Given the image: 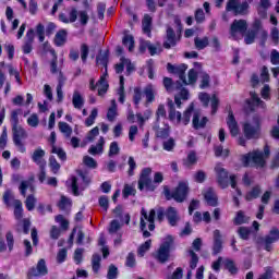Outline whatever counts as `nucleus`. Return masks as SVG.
Segmentation results:
<instances>
[{"label": "nucleus", "mask_w": 279, "mask_h": 279, "mask_svg": "<svg viewBox=\"0 0 279 279\" xmlns=\"http://www.w3.org/2000/svg\"><path fill=\"white\" fill-rule=\"evenodd\" d=\"M271 156V147L265 144L263 151L256 149L242 155L241 161L243 167H256V169H265L267 167V158Z\"/></svg>", "instance_id": "f257e3e1"}, {"label": "nucleus", "mask_w": 279, "mask_h": 279, "mask_svg": "<svg viewBox=\"0 0 279 279\" xmlns=\"http://www.w3.org/2000/svg\"><path fill=\"white\" fill-rule=\"evenodd\" d=\"M151 168L146 167L143 168L140 178L137 181V189L138 191H149L150 193H154L156 189H158V185L156 184H162L165 182V175L162 172H155L154 179L151 180Z\"/></svg>", "instance_id": "f03ea898"}, {"label": "nucleus", "mask_w": 279, "mask_h": 279, "mask_svg": "<svg viewBox=\"0 0 279 279\" xmlns=\"http://www.w3.org/2000/svg\"><path fill=\"white\" fill-rule=\"evenodd\" d=\"M191 193V187L189 186V181H180L173 192L169 189V186H163V195L168 202L174 199L177 204H183L189 198V194Z\"/></svg>", "instance_id": "7ed1b4c3"}, {"label": "nucleus", "mask_w": 279, "mask_h": 279, "mask_svg": "<svg viewBox=\"0 0 279 279\" xmlns=\"http://www.w3.org/2000/svg\"><path fill=\"white\" fill-rule=\"evenodd\" d=\"M253 123L244 122L242 124V132L247 141H258L263 134V120L260 116H253Z\"/></svg>", "instance_id": "20e7f679"}, {"label": "nucleus", "mask_w": 279, "mask_h": 279, "mask_svg": "<svg viewBox=\"0 0 279 279\" xmlns=\"http://www.w3.org/2000/svg\"><path fill=\"white\" fill-rule=\"evenodd\" d=\"M173 250H175V239L173 235L169 234L157 250V253L155 254L156 260L161 265H165V263L171 258V252H173Z\"/></svg>", "instance_id": "39448f33"}, {"label": "nucleus", "mask_w": 279, "mask_h": 279, "mask_svg": "<svg viewBox=\"0 0 279 279\" xmlns=\"http://www.w3.org/2000/svg\"><path fill=\"white\" fill-rule=\"evenodd\" d=\"M175 24L178 25L179 34L175 35L173 27L168 26L166 29L165 41L162 44L163 49H171V47H175L180 38H182V22L180 20H175Z\"/></svg>", "instance_id": "423d86ee"}, {"label": "nucleus", "mask_w": 279, "mask_h": 279, "mask_svg": "<svg viewBox=\"0 0 279 279\" xmlns=\"http://www.w3.org/2000/svg\"><path fill=\"white\" fill-rule=\"evenodd\" d=\"M241 0H228L226 5L227 12H233L234 16H245L250 12V3L247 0H244L242 3H239Z\"/></svg>", "instance_id": "0eeeda50"}, {"label": "nucleus", "mask_w": 279, "mask_h": 279, "mask_svg": "<svg viewBox=\"0 0 279 279\" xmlns=\"http://www.w3.org/2000/svg\"><path fill=\"white\" fill-rule=\"evenodd\" d=\"M12 133L15 147H17L21 154H25V151H27V148L25 147L23 141L27 138V131H25L20 124H17L16 126H12Z\"/></svg>", "instance_id": "6e6552de"}, {"label": "nucleus", "mask_w": 279, "mask_h": 279, "mask_svg": "<svg viewBox=\"0 0 279 279\" xmlns=\"http://www.w3.org/2000/svg\"><path fill=\"white\" fill-rule=\"evenodd\" d=\"M49 274V269L47 268V262L41 258L37 262L36 267H31L26 272L27 279L34 278H43V276H47Z\"/></svg>", "instance_id": "1a4fd4ad"}, {"label": "nucleus", "mask_w": 279, "mask_h": 279, "mask_svg": "<svg viewBox=\"0 0 279 279\" xmlns=\"http://www.w3.org/2000/svg\"><path fill=\"white\" fill-rule=\"evenodd\" d=\"M236 34H242L245 36L247 34V21L245 20H234L230 26V36L236 38Z\"/></svg>", "instance_id": "9d476101"}, {"label": "nucleus", "mask_w": 279, "mask_h": 279, "mask_svg": "<svg viewBox=\"0 0 279 279\" xmlns=\"http://www.w3.org/2000/svg\"><path fill=\"white\" fill-rule=\"evenodd\" d=\"M223 252V236L221 235V231L219 229L214 230V241L211 246L213 256H218Z\"/></svg>", "instance_id": "9b49d317"}, {"label": "nucleus", "mask_w": 279, "mask_h": 279, "mask_svg": "<svg viewBox=\"0 0 279 279\" xmlns=\"http://www.w3.org/2000/svg\"><path fill=\"white\" fill-rule=\"evenodd\" d=\"M279 241V229L278 227H272L267 235L264 238V245L266 252H271V245L278 243Z\"/></svg>", "instance_id": "f8f14e48"}, {"label": "nucleus", "mask_w": 279, "mask_h": 279, "mask_svg": "<svg viewBox=\"0 0 279 279\" xmlns=\"http://www.w3.org/2000/svg\"><path fill=\"white\" fill-rule=\"evenodd\" d=\"M141 219H143V221H148V230L150 232L156 230V209H150L148 215L147 210H145V207H143L141 209Z\"/></svg>", "instance_id": "ddd939ff"}, {"label": "nucleus", "mask_w": 279, "mask_h": 279, "mask_svg": "<svg viewBox=\"0 0 279 279\" xmlns=\"http://www.w3.org/2000/svg\"><path fill=\"white\" fill-rule=\"evenodd\" d=\"M217 182L220 189H228L230 186L229 172L226 168H215Z\"/></svg>", "instance_id": "4468645a"}, {"label": "nucleus", "mask_w": 279, "mask_h": 279, "mask_svg": "<svg viewBox=\"0 0 279 279\" xmlns=\"http://www.w3.org/2000/svg\"><path fill=\"white\" fill-rule=\"evenodd\" d=\"M227 125L231 136H239V122H236V118H234V111H232V109H229L228 111Z\"/></svg>", "instance_id": "2eb2a0df"}, {"label": "nucleus", "mask_w": 279, "mask_h": 279, "mask_svg": "<svg viewBox=\"0 0 279 279\" xmlns=\"http://www.w3.org/2000/svg\"><path fill=\"white\" fill-rule=\"evenodd\" d=\"M66 83V77H64V74L62 71L59 72L58 77V84H57V101L58 104H62L64 101V92L62 88H64V84Z\"/></svg>", "instance_id": "dca6fc26"}, {"label": "nucleus", "mask_w": 279, "mask_h": 279, "mask_svg": "<svg viewBox=\"0 0 279 279\" xmlns=\"http://www.w3.org/2000/svg\"><path fill=\"white\" fill-rule=\"evenodd\" d=\"M166 217L168 219L169 226L175 228L178 226V221H180V216H178V209L175 207H168L166 210Z\"/></svg>", "instance_id": "f3484780"}, {"label": "nucleus", "mask_w": 279, "mask_h": 279, "mask_svg": "<svg viewBox=\"0 0 279 279\" xmlns=\"http://www.w3.org/2000/svg\"><path fill=\"white\" fill-rule=\"evenodd\" d=\"M32 160L39 167H47V161L45 160V150L43 148H37L34 150Z\"/></svg>", "instance_id": "a211bd4d"}, {"label": "nucleus", "mask_w": 279, "mask_h": 279, "mask_svg": "<svg viewBox=\"0 0 279 279\" xmlns=\"http://www.w3.org/2000/svg\"><path fill=\"white\" fill-rule=\"evenodd\" d=\"M204 199L208 206L214 208L219 205V198H217V195H215V190H213V187H208L204 194Z\"/></svg>", "instance_id": "6ab92c4d"}, {"label": "nucleus", "mask_w": 279, "mask_h": 279, "mask_svg": "<svg viewBox=\"0 0 279 279\" xmlns=\"http://www.w3.org/2000/svg\"><path fill=\"white\" fill-rule=\"evenodd\" d=\"M198 158H197V153L195 150H191L186 158L183 159V167H185V169H193V167H195V165H197Z\"/></svg>", "instance_id": "aec40b11"}, {"label": "nucleus", "mask_w": 279, "mask_h": 279, "mask_svg": "<svg viewBox=\"0 0 279 279\" xmlns=\"http://www.w3.org/2000/svg\"><path fill=\"white\" fill-rule=\"evenodd\" d=\"M69 36V33L66 29L62 28L57 32L54 35L53 44L56 47H64L66 45V38Z\"/></svg>", "instance_id": "412c9836"}, {"label": "nucleus", "mask_w": 279, "mask_h": 279, "mask_svg": "<svg viewBox=\"0 0 279 279\" xmlns=\"http://www.w3.org/2000/svg\"><path fill=\"white\" fill-rule=\"evenodd\" d=\"M199 112H194L193 114V119H192V124L194 130H199L201 128H206V123H208V118L207 117H203L199 121Z\"/></svg>", "instance_id": "4be33fe9"}, {"label": "nucleus", "mask_w": 279, "mask_h": 279, "mask_svg": "<svg viewBox=\"0 0 279 279\" xmlns=\"http://www.w3.org/2000/svg\"><path fill=\"white\" fill-rule=\"evenodd\" d=\"M151 23L153 19L149 14H145L142 21V29L144 34L148 36V38H151Z\"/></svg>", "instance_id": "5701e85b"}, {"label": "nucleus", "mask_w": 279, "mask_h": 279, "mask_svg": "<svg viewBox=\"0 0 279 279\" xmlns=\"http://www.w3.org/2000/svg\"><path fill=\"white\" fill-rule=\"evenodd\" d=\"M104 145H106V140L101 136L97 143V145H92L88 149V154L92 156H97V154H104Z\"/></svg>", "instance_id": "b1692460"}, {"label": "nucleus", "mask_w": 279, "mask_h": 279, "mask_svg": "<svg viewBox=\"0 0 279 279\" xmlns=\"http://www.w3.org/2000/svg\"><path fill=\"white\" fill-rule=\"evenodd\" d=\"M143 93L146 98V104H154V101H156V90H154V85L148 84Z\"/></svg>", "instance_id": "393cba45"}, {"label": "nucleus", "mask_w": 279, "mask_h": 279, "mask_svg": "<svg viewBox=\"0 0 279 279\" xmlns=\"http://www.w3.org/2000/svg\"><path fill=\"white\" fill-rule=\"evenodd\" d=\"M223 267L229 271L231 276H236L239 274V267L236 266V263H234L233 259L226 258L223 260Z\"/></svg>", "instance_id": "a878e982"}, {"label": "nucleus", "mask_w": 279, "mask_h": 279, "mask_svg": "<svg viewBox=\"0 0 279 279\" xmlns=\"http://www.w3.org/2000/svg\"><path fill=\"white\" fill-rule=\"evenodd\" d=\"M72 104L76 110H82L84 108V97L80 92L75 90L72 96Z\"/></svg>", "instance_id": "bb28decb"}, {"label": "nucleus", "mask_w": 279, "mask_h": 279, "mask_svg": "<svg viewBox=\"0 0 279 279\" xmlns=\"http://www.w3.org/2000/svg\"><path fill=\"white\" fill-rule=\"evenodd\" d=\"M260 193H263L260 185H255L250 192L246 193L245 201L252 202V199H258V197H260Z\"/></svg>", "instance_id": "cd10ccee"}, {"label": "nucleus", "mask_w": 279, "mask_h": 279, "mask_svg": "<svg viewBox=\"0 0 279 279\" xmlns=\"http://www.w3.org/2000/svg\"><path fill=\"white\" fill-rule=\"evenodd\" d=\"M194 45L198 51H202L203 49H206V47H208L210 45V41L208 40V37H206V36L203 38L195 37Z\"/></svg>", "instance_id": "c85d7f7f"}, {"label": "nucleus", "mask_w": 279, "mask_h": 279, "mask_svg": "<svg viewBox=\"0 0 279 279\" xmlns=\"http://www.w3.org/2000/svg\"><path fill=\"white\" fill-rule=\"evenodd\" d=\"M92 269L94 274H99V270L101 269V255L94 254L92 256Z\"/></svg>", "instance_id": "c756f323"}, {"label": "nucleus", "mask_w": 279, "mask_h": 279, "mask_svg": "<svg viewBox=\"0 0 279 279\" xmlns=\"http://www.w3.org/2000/svg\"><path fill=\"white\" fill-rule=\"evenodd\" d=\"M194 110H195V105L191 104L187 107V109L183 112V119H182L183 125H189V123H191V116L193 114Z\"/></svg>", "instance_id": "7c9ffc66"}, {"label": "nucleus", "mask_w": 279, "mask_h": 279, "mask_svg": "<svg viewBox=\"0 0 279 279\" xmlns=\"http://www.w3.org/2000/svg\"><path fill=\"white\" fill-rule=\"evenodd\" d=\"M214 153L216 158H221V156L223 158H228V156H230V149H223L222 145H218L214 147Z\"/></svg>", "instance_id": "2f4dec72"}, {"label": "nucleus", "mask_w": 279, "mask_h": 279, "mask_svg": "<svg viewBox=\"0 0 279 279\" xmlns=\"http://www.w3.org/2000/svg\"><path fill=\"white\" fill-rule=\"evenodd\" d=\"M238 234L242 241H250V234H252V229L247 227L238 228Z\"/></svg>", "instance_id": "473e14b6"}, {"label": "nucleus", "mask_w": 279, "mask_h": 279, "mask_svg": "<svg viewBox=\"0 0 279 279\" xmlns=\"http://www.w3.org/2000/svg\"><path fill=\"white\" fill-rule=\"evenodd\" d=\"M257 34H258V32L256 29H251V31L246 32L245 37H244L245 45H254Z\"/></svg>", "instance_id": "72a5a7b5"}, {"label": "nucleus", "mask_w": 279, "mask_h": 279, "mask_svg": "<svg viewBox=\"0 0 279 279\" xmlns=\"http://www.w3.org/2000/svg\"><path fill=\"white\" fill-rule=\"evenodd\" d=\"M52 60L50 61V73L56 75L58 73V53L56 50H51Z\"/></svg>", "instance_id": "f704fd0d"}, {"label": "nucleus", "mask_w": 279, "mask_h": 279, "mask_svg": "<svg viewBox=\"0 0 279 279\" xmlns=\"http://www.w3.org/2000/svg\"><path fill=\"white\" fill-rule=\"evenodd\" d=\"M98 84L101 86L98 88V95L99 97H101L108 93V88L110 85H108V83L106 82V77L104 76H100Z\"/></svg>", "instance_id": "c9c22d12"}, {"label": "nucleus", "mask_w": 279, "mask_h": 279, "mask_svg": "<svg viewBox=\"0 0 279 279\" xmlns=\"http://www.w3.org/2000/svg\"><path fill=\"white\" fill-rule=\"evenodd\" d=\"M118 114L119 113L117 112V102L114 100H112V105L107 111L108 121H110V122L114 121V119H117Z\"/></svg>", "instance_id": "e433bc0d"}, {"label": "nucleus", "mask_w": 279, "mask_h": 279, "mask_svg": "<svg viewBox=\"0 0 279 279\" xmlns=\"http://www.w3.org/2000/svg\"><path fill=\"white\" fill-rule=\"evenodd\" d=\"M76 173H77L78 178L82 179V181H83L85 186H88V184H90V182H93L88 171H86V170H77Z\"/></svg>", "instance_id": "4c0bfd02"}, {"label": "nucleus", "mask_w": 279, "mask_h": 279, "mask_svg": "<svg viewBox=\"0 0 279 279\" xmlns=\"http://www.w3.org/2000/svg\"><path fill=\"white\" fill-rule=\"evenodd\" d=\"M49 167H50V171H52L54 175L58 174V172L60 171L61 166L54 156L49 157Z\"/></svg>", "instance_id": "58836bf2"}, {"label": "nucleus", "mask_w": 279, "mask_h": 279, "mask_svg": "<svg viewBox=\"0 0 279 279\" xmlns=\"http://www.w3.org/2000/svg\"><path fill=\"white\" fill-rule=\"evenodd\" d=\"M136 195V189L131 186L130 184H124V187L122 190V197L124 199H128V197Z\"/></svg>", "instance_id": "ea45409f"}, {"label": "nucleus", "mask_w": 279, "mask_h": 279, "mask_svg": "<svg viewBox=\"0 0 279 279\" xmlns=\"http://www.w3.org/2000/svg\"><path fill=\"white\" fill-rule=\"evenodd\" d=\"M59 130L62 134H65L68 138L73 134V129L66 122H59Z\"/></svg>", "instance_id": "a19ab883"}, {"label": "nucleus", "mask_w": 279, "mask_h": 279, "mask_svg": "<svg viewBox=\"0 0 279 279\" xmlns=\"http://www.w3.org/2000/svg\"><path fill=\"white\" fill-rule=\"evenodd\" d=\"M97 114H99V111L97 108H94L89 114V117L86 118L85 120V126L90 128L92 125L95 124V119H97Z\"/></svg>", "instance_id": "79ce46f5"}, {"label": "nucleus", "mask_w": 279, "mask_h": 279, "mask_svg": "<svg viewBox=\"0 0 279 279\" xmlns=\"http://www.w3.org/2000/svg\"><path fill=\"white\" fill-rule=\"evenodd\" d=\"M19 114H23V109H15L11 111V125L12 128L17 126L20 121H19Z\"/></svg>", "instance_id": "37998d69"}, {"label": "nucleus", "mask_w": 279, "mask_h": 279, "mask_svg": "<svg viewBox=\"0 0 279 279\" xmlns=\"http://www.w3.org/2000/svg\"><path fill=\"white\" fill-rule=\"evenodd\" d=\"M23 245H24V256L25 258H29V256L34 254V246H32V242L27 239L23 241Z\"/></svg>", "instance_id": "c03bdc74"}, {"label": "nucleus", "mask_w": 279, "mask_h": 279, "mask_svg": "<svg viewBox=\"0 0 279 279\" xmlns=\"http://www.w3.org/2000/svg\"><path fill=\"white\" fill-rule=\"evenodd\" d=\"M51 154H57L59 160L62 162H66V151L62 148L56 147V145H52Z\"/></svg>", "instance_id": "a18cd8bd"}, {"label": "nucleus", "mask_w": 279, "mask_h": 279, "mask_svg": "<svg viewBox=\"0 0 279 279\" xmlns=\"http://www.w3.org/2000/svg\"><path fill=\"white\" fill-rule=\"evenodd\" d=\"M160 119H167V109H165V105H159L156 110V122L160 123Z\"/></svg>", "instance_id": "49530a36"}, {"label": "nucleus", "mask_w": 279, "mask_h": 279, "mask_svg": "<svg viewBox=\"0 0 279 279\" xmlns=\"http://www.w3.org/2000/svg\"><path fill=\"white\" fill-rule=\"evenodd\" d=\"M234 226H243V223H246L245 220V213L243 210H239L233 219Z\"/></svg>", "instance_id": "de8ad7c7"}, {"label": "nucleus", "mask_w": 279, "mask_h": 279, "mask_svg": "<svg viewBox=\"0 0 279 279\" xmlns=\"http://www.w3.org/2000/svg\"><path fill=\"white\" fill-rule=\"evenodd\" d=\"M189 255L191 256L190 260V269H196L197 268V263H199V256L195 254V251L190 250Z\"/></svg>", "instance_id": "09e8293b"}, {"label": "nucleus", "mask_w": 279, "mask_h": 279, "mask_svg": "<svg viewBox=\"0 0 279 279\" xmlns=\"http://www.w3.org/2000/svg\"><path fill=\"white\" fill-rule=\"evenodd\" d=\"M142 99H143V89H141V87H135L134 95H133L134 106H140Z\"/></svg>", "instance_id": "8fccbe9b"}, {"label": "nucleus", "mask_w": 279, "mask_h": 279, "mask_svg": "<svg viewBox=\"0 0 279 279\" xmlns=\"http://www.w3.org/2000/svg\"><path fill=\"white\" fill-rule=\"evenodd\" d=\"M122 45H124V47H128V45H129V51H133V49H134V36L124 35V37L122 39Z\"/></svg>", "instance_id": "3c124183"}, {"label": "nucleus", "mask_w": 279, "mask_h": 279, "mask_svg": "<svg viewBox=\"0 0 279 279\" xmlns=\"http://www.w3.org/2000/svg\"><path fill=\"white\" fill-rule=\"evenodd\" d=\"M107 278L108 279L119 278V268L117 266H114L113 264H111L108 268Z\"/></svg>", "instance_id": "603ef678"}, {"label": "nucleus", "mask_w": 279, "mask_h": 279, "mask_svg": "<svg viewBox=\"0 0 279 279\" xmlns=\"http://www.w3.org/2000/svg\"><path fill=\"white\" fill-rule=\"evenodd\" d=\"M14 217L15 219H23V203L21 201H15Z\"/></svg>", "instance_id": "864d4df0"}, {"label": "nucleus", "mask_w": 279, "mask_h": 279, "mask_svg": "<svg viewBox=\"0 0 279 279\" xmlns=\"http://www.w3.org/2000/svg\"><path fill=\"white\" fill-rule=\"evenodd\" d=\"M194 19L198 25H202L206 21V14L203 9H197L194 13Z\"/></svg>", "instance_id": "5fc2aeb1"}, {"label": "nucleus", "mask_w": 279, "mask_h": 279, "mask_svg": "<svg viewBox=\"0 0 279 279\" xmlns=\"http://www.w3.org/2000/svg\"><path fill=\"white\" fill-rule=\"evenodd\" d=\"M98 204L100 208H102V210L108 213V209L110 208V201L108 199V196L106 195L100 196L98 199Z\"/></svg>", "instance_id": "6e6d98bb"}, {"label": "nucleus", "mask_w": 279, "mask_h": 279, "mask_svg": "<svg viewBox=\"0 0 279 279\" xmlns=\"http://www.w3.org/2000/svg\"><path fill=\"white\" fill-rule=\"evenodd\" d=\"M198 99H199L201 104H203L204 108H208V106L210 104V95H208V93H206V92L199 93Z\"/></svg>", "instance_id": "4d7b16f0"}, {"label": "nucleus", "mask_w": 279, "mask_h": 279, "mask_svg": "<svg viewBox=\"0 0 279 279\" xmlns=\"http://www.w3.org/2000/svg\"><path fill=\"white\" fill-rule=\"evenodd\" d=\"M168 108H169V119L170 121H175L177 112L175 111V104L173 100L169 99L168 100Z\"/></svg>", "instance_id": "13d9d810"}, {"label": "nucleus", "mask_w": 279, "mask_h": 279, "mask_svg": "<svg viewBox=\"0 0 279 279\" xmlns=\"http://www.w3.org/2000/svg\"><path fill=\"white\" fill-rule=\"evenodd\" d=\"M36 34L39 43H45V25H43V23L37 24Z\"/></svg>", "instance_id": "bf43d9fd"}, {"label": "nucleus", "mask_w": 279, "mask_h": 279, "mask_svg": "<svg viewBox=\"0 0 279 279\" xmlns=\"http://www.w3.org/2000/svg\"><path fill=\"white\" fill-rule=\"evenodd\" d=\"M150 247H151V240H147L145 243L140 245L138 251H137L140 256H145V253L149 252Z\"/></svg>", "instance_id": "052dcab7"}, {"label": "nucleus", "mask_w": 279, "mask_h": 279, "mask_svg": "<svg viewBox=\"0 0 279 279\" xmlns=\"http://www.w3.org/2000/svg\"><path fill=\"white\" fill-rule=\"evenodd\" d=\"M83 162L89 169H97V161L90 156H85Z\"/></svg>", "instance_id": "680f3d73"}, {"label": "nucleus", "mask_w": 279, "mask_h": 279, "mask_svg": "<svg viewBox=\"0 0 279 279\" xmlns=\"http://www.w3.org/2000/svg\"><path fill=\"white\" fill-rule=\"evenodd\" d=\"M194 181L197 182V184H204V182H206V172H204V170L196 171Z\"/></svg>", "instance_id": "e2e57ef3"}, {"label": "nucleus", "mask_w": 279, "mask_h": 279, "mask_svg": "<svg viewBox=\"0 0 279 279\" xmlns=\"http://www.w3.org/2000/svg\"><path fill=\"white\" fill-rule=\"evenodd\" d=\"M163 149L165 151H173L175 149V140L170 137L168 141L163 142Z\"/></svg>", "instance_id": "0e129e2a"}, {"label": "nucleus", "mask_w": 279, "mask_h": 279, "mask_svg": "<svg viewBox=\"0 0 279 279\" xmlns=\"http://www.w3.org/2000/svg\"><path fill=\"white\" fill-rule=\"evenodd\" d=\"M40 123V120L38 119V114L33 113L31 117L27 119V124L31 128H38V124Z\"/></svg>", "instance_id": "69168bd1"}, {"label": "nucleus", "mask_w": 279, "mask_h": 279, "mask_svg": "<svg viewBox=\"0 0 279 279\" xmlns=\"http://www.w3.org/2000/svg\"><path fill=\"white\" fill-rule=\"evenodd\" d=\"M56 222L57 223H60V227L62 228V230H69V220H66L64 218V216L62 215H58L56 217Z\"/></svg>", "instance_id": "338daca9"}, {"label": "nucleus", "mask_w": 279, "mask_h": 279, "mask_svg": "<svg viewBox=\"0 0 279 279\" xmlns=\"http://www.w3.org/2000/svg\"><path fill=\"white\" fill-rule=\"evenodd\" d=\"M184 276V269L182 267H178L171 276H168L167 279H182Z\"/></svg>", "instance_id": "774afa93"}]
</instances>
